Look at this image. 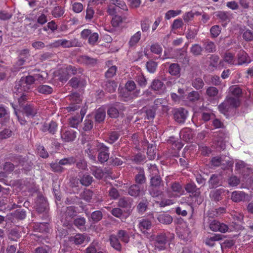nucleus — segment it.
Here are the masks:
<instances>
[{"mask_svg":"<svg viewBox=\"0 0 253 253\" xmlns=\"http://www.w3.org/2000/svg\"><path fill=\"white\" fill-rule=\"evenodd\" d=\"M240 102L239 99L232 97H228L227 99L218 106L219 111L225 115L232 107H236L239 106Z\"/></svg>","mask_w":253,"mask_h":253,"instance_id":"1","label":"nucleus"},{"mask_svg":"<svg viewBox=\"0 0 253 253\" xmlns=\"http://www.w3.org/2000/svg\"><path fill=\"white\" fill-rule=\"evenodd\" d=\"M21 84L18 85V87H17V85H16V87L17 88V91L20 93L19 96H20V98H18V97H16L18 99V101L19 102V104H20L21 103V101L24 100L26 99V96L25 95H24L23 93H21V91L23 90H25L26 88L25 87V86H23V87L21 85H23L24 84H26V85H30L32 84L35 82V79L33 76H27L25 79L22 80L21 81Z\"/></svg>","mask_w":253,"mask_h":253,"instance_id":"2","label":"nucleus"},{"mask_svg":"<svg viewBox=\"0 0 253 253\" xmlns=\"http://www.w3.org/2000/svg\"><path fill=\"white\" fill-rule=\"evenodd\" d=\"M154 236H150V239L154 241L155 249L159 251L165 249L167 244V239L165 234H160L158 235L155 240Z\"/></svg>","mask_w":253,"mask_h":253,"instance_id":"3","label":"nucleus"},{"mask_svg":"<svg viewBox=\"0 0 253 253\" xmlns=\"http://www.w3.org/2000/svg\"><path fill=\"white\" fill-rule=\"evenodd\" d=\"M102 143H99L97 141H91L87 143L85 152L87 154L90 159L94 160L97 152L99 151L100 145H102Z\"/></svg>","mask_w":253,"mask_h":253,"instance_id":"4","label":"nucleus"},{"mask_svg":"<svg viewBox=\"0 0 253 253\" xmlns=\"http://www.w3.org/2000/svg\"><path fill=\"white\" fill-rule=\"evenodd\" d=\"M206 95L211 102H217L221 98V95L218 89L214 86H209L206 89Z\"/></svg>","mask_w":253,"mask_h":253,"instance_id":"5","label":"nucleus"},{"mask_svg":"<svg viewBox=\"0 0 253 253\" xmlns=\"http://www.w3.org/2000/svg\"><path fill=\"white\" fill-rule=\"evenodd\" d=\"M183 193V190L181 186L178 183L175 182L173 183L170 189L167 191V194L169 197H179Z\"/></svg>","mask_w":253,"mask_h":253,"instance_id":"6","label":"nucleus"},{"mask_svg":"<svg viewBox=\"0 0 253 253\" xmlns=\"http://www.w3.org/2000/svg\"><path fill=\"white\" fill-rule=\"evenodd\" d=\"M152 107L154 111L158 110L166 112L169 110L168 101L166 99L159 98L155 100Z\"/></svg>","mask_w":253,"mask_h":253,"instance_id":"7","label":"nucleus"},{"mask_svg":"<svg viewBox=\"0 0 253 253\" xmlns=\"http://www.w3.org/2000/svg\"><path fill=\"white\" fill-rule=\"evenodd\" d=\"M75 160L72 157L65 158L61 160L59 162L58 164H52L51 167L54 171H61L62 166L71 165V164L75 163Z\"/></svg>","mask_w":253,"mask_h":253,"instance_id":"8","label":"nucleus"},{"mask_svg":"<svg viewBox=\"0 0 253 253\" xmlns=\"http://www.w3.org/2000/svg\"><path fill=\"white\" fill-rule=\"evenodd\" d=\"M210 228L213 231H219L222 233H225L228 230V227L226 225L217 220L211 221L210 224Z\"/></svg>","mask_w":253,"mask_h":253,"instance_id":"9","label":"nucleus"},{"mask_svg":"<svg viewBox=\"0 0 253 253\" xmlns=\"http://www.w3.org/2000/svg\"><path fill=\"white\" fill-rule=\"evenodd\" d=\"M62 128L61 130V137L65 142H70L75 140L76 137V132L72 130H64Z\"/></svg>","mask_w":253,"mask_h":253,"instance_id":"10","label":"nucleus"},{"mask_svg":"<svg viewBox=\"0 0 253 253\" xmlns=\"http://www.w3.org/2000/svg\"><path fill=\"white\" fill-rule=\"evenodd\" d=\"M187 114L188 112L186 110L183 108L178 109L174 111V118L177 122L183 123L187 118Z\"/></svg>","mask_w":253,"mask_h":253,"instance_id":"11","label":"nucleus"},{"mask_svg":"<svg viewBox=\"0 0 253 253\" xmlns=\"http://www.w3.org/2000/svg\"><path fill=\"white\" fill-rule=\"evenodd\" d=\"M161 182V179L159 176H152L151 178V187L150 189V193L153 197H157L159 194V191H157L156 192L154 191V188H156L159 186Z\"/></svg>","mask_w":253,"mask_h":253,"instance_id":"12","label":"nucleus"},{"mask_svg":"<svg viewBox=\"0 0 253 253\" xmlns=\"http://www.w3.org/2000/svg\"><path fill=\"white\" fill-rule=\"evenodd\" d=\"M98 155V160L101 163L106 162L109 159V155L108 153V148L105 146L103 143L100 145Z\"/></svg>","mask_w":253,"mask_h":253,"instance_id":"13","label":"nucleus"},{"mask_svg":"<svg viewBox=\"0 0 253 253\" xmlns=\"http://www.w3.org/2000/svg\"><path fill=\"white\" fill-rule=\"evenodd\" d=\"M63 75H61L60 73H59L58 78L57 79L59 80L61 82H66L69 79L70 75H74L77 73V70L73 67L69 66L66 69L65 72L63 71Z\"/></svg>","mask_w":253,"mask_h":253,"instance_id":"14","label":"nucleus"},{"mask_svg":"<svg viewBox=\"0 0 253 253\" xmlns=\"http://www.w3.org/2000/svg\"><path fill=\"white\" fill-rule=\"evenodd\" d=\"M224 62L230 65H237V61L235 58L234 55L229 52L225 53L223 57V61L220 62L219 64L222 67H224L223 64Z\"/></svg>","mask_w":253,"mask_h":253,"instance_id":"15","label":"nucleus"},{"mask_svg":"<svg viewBox=\"0 0 253 253\" xmlns=\"http://www.w3.org/2000/svg\"><path fill=\"white\" fill-rule=\"evenodd\" d=\"M247 195L242 191H235L232 193L231 199L234 202H240L244 201Z\"/></svg>","mask_w":253,"mask_h":253,"instance_id":"16","label":"nucleus"},{"mask_svg":"<svg viewBox=\"0 0 253 253\" xmlns=\"http://www.w3.org/2000/svg\"><path fill=\"white\" fill-rule=\"evenodd\" d=\"M70 99L73 104H77L75 106H70L68 108L69 111H75L79 108L80 106L78 105L81 101L82 99L77 93H74L70 97Z\"/></svg>","mask_w":253,"mask_h":253,"instance_id":"17","label":"nucleus"},{"mask_svg":"<svg viewBox=\"0 0 253 253\" xmlns=\"http://www.w3.org/2000/svg\"><path fill=\"white\" fill-rule=\"evenodd\" d=\"M152 227V222L147 219H142L139 223V228L144 234H147V231Z\"/></svg>","mask_w":253,"mask_h":253,"instance_id":"18","label":"nucleus"},{"mask_svg":"<svg viewBox=\"0 0 253 253\" xmlns=\"http://www.w3.org/2000/svg\"><path fill=\"white\" fill-rule=\"evenodd\" d=\"M193 132L189 128H185L182 129L180 132V138L185 141H188L193 137Z\"/></svg>","mask_w":253,"mask_h":253,"instance_id":"19","label":"nucleus"},{"mask_svg":"<svg viewBox=\"0 0 253 253\" xmlns=\"http://www.w3.org/2000/svg\"><path fill=\"white\" fill-rule=\"evenodd\" d=\"M141 37V33L138 31L133 35L130 38L128 42V45L130 47H134L139 42Z\"/></svg>","mask_w":253,"mask_h":253,"instance_id":"20","label":"nucleus"},{"mask_svg":"<svg viewBox=\"0 0 253 253\" xmlns=\"http://www.w3.org/2000/svg\"><path fill=\"white\" fill-rule=\"evenodd\" d=\"M247 54L243 50H241L238 53V60L237 61V65H242L244 63L250 62Z\"/></svg>","mask_w":253,"mask_h":253,"instance_id":"21","label":"nucleus"},{"mask_svg":"<svg viewBox=\"0 0 253 253\" xmlns=\"http://www.w3.org/2000/svg\"><path fill=\"white\" fill-rule=\"evenodd\" d=\"M157 219L161 223L166 224H169L172 221V217L169 214L165 213L159 214L157 217Z\"/></svg>","mask_w":253,"mask_h":253,"instance_id":"22","label":"nucleus"},{"mask_svg":"<svg viewBox=\"0 0 253 253\" xmlns=\"http://www.w3.org/2000/svg\"><path fill=\"white\" fill-rule=\"evenodd\" d=\"M180 68L178 64L173 63L170 65L169 68V72L172 75L174 76H180Z\"/></svg>","mask_w":253,"mask_h":253,"instance_id":"23","label":"nucleus"},{"mask_svg":"<svg viewBox=\"0 0 253 253\" xmlns=\"http://www.w3.org/2000/svg\"><path fill=\"white\" fill-rule=\"evenodd\" d=\"M87 239L86 236L82 234H78L74 237L71 238V241L74 242L76 245H80L83 244L85 239Z\"/></svg>","mask_w":253,"mask_h":253,"instance_id":"24","label":"nucleus"},{"mask_svg":"<svg viewBox=\"0 0 253 253\" xmlns=\"http://www.w3.org/2000/svg\"><path fill=\"white\" fill-rule=\"evenodd\" d=\"M34 230L40 232L49 231L48 224L47 223H39L34 226Z\"/></svg>","mask_w":253,"mask_h":253,"instance_id":"25","label":"nucleus"},{"mask_svg":"<svg viewBox=\"0 0 253 253\" xmlns=\"http://www.w3.org/2000/svg\"><path fill=\"white\" fill-rule=\"evenodd\" d=\"M141 192V188L137 185H131L128 189V194L131 196L137 197Z\"/></svg>","mask_w":253,"mask_h":253,"instance_id":"26","label":"nucleus"},{"mask_svg":"<svg viewBox=\"0 0 253 253\" xmlns=\"http://www.w3.org/2000/svg\"><path fill=\"white\" fill-rule=\"evenodd\" d=\"M110 242L111 246L118 251H120L121 250V245L117 237L114 235H112L110 237Z\"/></svg>","mask_w":253,"mask_h":253,"instance_id":"27","label":"nucleus"},{"mask_svg":"<svg viewBox=\"0 0 253 253\" xmlns=\"http://www.w3.org/2000/svg\"><path fill=\"white\" fill-rule=\"evenodd\" d=\"M105 116V110L103 108H100L96 111L95 119L96 121L101 122L104 121Z\"/></svg>","mask_w":253,"mask_h":253,"instance_id":"28","label":"nucleus"},{"mask_svg":"<svg viewBox=\"0 0 253 253\" xmlns=\"http://www.w3.org/2000/svg\"><path fill=\"white\" fill-rule=\"evenodd\" d=\"M63 48H69L78 46V40L77 39H73L70 40L63 39Z\"/></svg>","mask_w":253,"mask_h":253,"instance_id":"29","label":"nucleus"},{"mask_svg":"<svg viewBox=\"0 0 253 253\" xmlns=\"http://www.w3.org/2000/svg\"><path fill=\"white\" fill-rule=\"evenodd\" d=\"M82 120L83 117L79 115L75 116L69 119V124L71 127L76 128Z\"/></svg>","mask_w":253,"mask_h":253,"instance_id":"30","label":"nucleus"},{"mask_svg":"<svg viewBox=\"0 0 253 253\" xmlns=\"http://www.w3.org/2000/svg\"><path fill=\"white\" fill-rule=\"evenodd\" d=\"M164 87L163 83L159 80H154L151 84V88L154 90L159 91L163 89Z\"/></svg>","mask_w":253,"mask_h":253,"instance_id":"31","label":"nucleus"},{"mask_svg":"<svg viewBox=\"0 0 253 253\" xmlns=\"http://www.w3.org/2000/svg\"><path fill=\"white\" fill-rule=\"evenodd\" d=\"M229 92L234 96V98L238 99V97L242 93L241 89L237 85H233L230 87L229 89Z\"/></svg>","mask_w":253,"mask_h":253,"instance_id":"32","label":"nucleus"},{"mask_svg":"<svg viewBox=\"0 0 253 253\" xmlns=\"http://www.w3.org/2000/svg\"><path fill=\"white\" fill-rule=\"evenodd\" d=\"M156 154V147L153 144L149 145L148 147L147 156L150 160H153L155 158Z\"/></svg>","mask_w":253,"mask_h":253,"instance_id":"33","label":"nucleus"},{"mask_svg":"<svg viewBox=\"0 0 253 253\" xmlns=\"http://www.w3.org/2000/svg\"><path fill=\"white\" fill-rule=\"evenodd\" d=\"M24 111L28 117H33L37 114V110L30 105L26 106L24 108Z\"/></svg>","mask_w":253,"mask_h":253,"instance_id":"34","label":"nucleus"},{"mask_svg":"<svg viewBox=\"0 0 253 253\" xmlns=\"http://www.w3.org/2000/svg\"><path fill=\"white\" fill-rule=\"evenodd\" d=\"M118 236L122 242L125 243H127L129 242V236L128 233L125 230L119 231Z\"/></svg>","mask_w":253,"mask_h":253,"instance_id":"35","label":"nucleus"},{"mask_svg":"<svg viewBox=\"0 0 253 253\" xmlns=\"http://www.w3.org/2000/svg\"><path fill=\"white\" fill-rule=\"evenodd\" d=\"M85 219L84 217H79L75 220V225L81 230H84L85 227Z\"/></svg>","mask_w":253,"mask_h":253,"instance_id":"36","label":"nucleus"},{"mask_svg":"<svg viewBox=\"0 0 253 253\" xmlns=\"http://www.w3.org/2000/svg\"><path fill=\"white\" fill-rule=\"evenodd\" d=\"M117 85L114 81H109L105 84V90L109 92H113L115 91Z\"/></svg>","mask_w":253,"mask_h":253,"instance_id":"37","label":"nucleus"},{"mask_svg":"<svg viewBox=\"0 0 253 253\" xmlns=\"http://www.w3.org/2000/svg\"><path fill=\"white\" fill-rule=\"evenodd\" d=\"M64 13V9L61 6H56L52 11V15L55 17L58 18L62 16Z\"/></svg>","mask_w":253,"mask_h":253,"instance_id":"38","label":"nucleus"},{"mask_svg":"<svg viewBox=\"0 0 253 253\" xmlns=\"http://www.w3.org/2000/svg\"><path fill=\"white\" fill-rule=\"evenodd\" d=\"M92 181V177L88 174H84L80 180L81 183L84 186H88Z\"/></svg>","mask_w":253,"mask_h":253,"instance_id":"39","label":"nucleus"},{"mask_svg":"<svg viewBox=\"0 0 253 253\" xmlns=\"http://www.w3.org/2000/svg\"><path fill=\"white\" fill-rule=\"evenodd\" d=\"M91 170L92 174L96 178L100 179L103 175V173L102 171V169L97 168L96 167H92L91 168Z\"/></svg>","mask_w":253,"mask_h":253,"instance_id":"40","label":"nucleus"},{"mask_svg":"<svg viewBox=\"0 0 253 253\" xmlns=\"http://www.w3.org/2000/svg\"><path fill=\"white\" fill-rule=\"evenodd\" d=\"M204 83L202 79L196 78L192 82V86L196 89H200L203 87Z\"/></svg>","mask_w":253,"mask_h":253,"instance_id":"41","label":"nucleus"},{"mask_svg":"<svg viewBox=\"0 0 253 253\" xmlns=\"http://www.w3.org/2000/svg\"><path fill=\"white\" fill-rule=\"evenodd\" d=\"M181 12L180 10H169L165 14V18L167 20H169L172 17H174L177 15L180 14Z\"/></svg>","mask_w":253,"mask_h":253,"instance_id":"42","label":"nucleus"},{"mask_svg":"<svg viewBox=\"0 0 253 253\" xmlns=\"http://www.w3.org/2000/svg\"><path fill=\"white\" fill-rule=\"evenodd\" d=\"M157 67V64L156 62L150 61L147 62L146 64V68L148 71L151 73H154Z\"/></svg>","mask_w":253,"mask_h":253,"instance_id":"43","label":"nucleus"},{"mask_svg":"<svg viewBox=\"0 0 253 253\" xmlns=\"http://www.w3.org/2000/svg\"><path fill=\"white\" fill-rule=\"evenodd\" d=\"M38 90L40 93L49 94L52 92V89L48 85H42L38 87Z\"/></svg>","mask_w":253,"mask_h":253,"instance_id":"44","label":"nucleus"},{"mask_svg":"<svg viewBox=\"0 0 253 253\" xmlns=\"http://www.w3.org/2000/svg\"><path fill=\"white\" fill-rule=\"evenodd\" d=\"M93 193L89 190H84L81 194L82 198L87 202H90Z\"/></svg>","mask_w":253,"mask_h":253,"instance_id":"45","label":"nucleus"},{"mask_svg":"<svg viewBox=\"0 0 253 253\" xmlns=\"http://www.w3.org/2000/svg\"><path fill=\"white\" fill-rule=\"evenodd\" d=\"M89 117L87 116L84 122V126L83 128L85 131L90 130L93 127V122L89 118Z\"/></svg>","mask_w":253,"mask_h":253,"instance_id":"46","label":"nucleus"},{"mask_svg":"<svg viewBox=\"0 0 253 253\" xmlns=\"http://www.w3.org/2000/svg\"><path fill=\"white\" fill-rule=\"evenodd\" d=\"M206 50L209 52H213L215 51V46L214 43L210 41H208L205 44Z\"/></svg>","mask_w":253,"mask_h":253,"instance_id":"47","label":"nucleus"},{"mask_svg":"<svg viewBox=\"0 0 253 253\" xmlns=\"http://www.w3.org/2000/svg\"><path fill=\"white\" fill-rule=\"evenodd\" d=\"M81 60L84 64L90 65L96 63V60L94 58H91L87 56H83L81 57Z\"/></svg>","mask_w":253,"mask_h":253,"instance_id":"48","label":"nucleus"},{"mask_svg":"<svg viewBox=\"0 0 253 253\" xmlns=\"http://www.w3.org/2000/svg\"><path fill=\"white\" fill-rule=\"evenodd\" d=\"M210 31L213 37H217L220 33L221 28L218 25H214L211 28Z\"/></svg>","mask_w":253,"mask_h":253,"instance_id":"49","label":"nucleus"},{"mask_svg":"<svg viewBox=\"0 0 253 253\" xmlns=\"http://www.w3.org/2000/svg\"><path fill=\"white\" fill-rule=\"evenodd\" d=\"M108 114L111 118H117L119 115V112L115 107L111 106L108 110Z\"/></svg>","mask_w":253,"mask_h":253,"instance_id":"50","label":"nucleus"},{"mask_svg":"<svg viewBox=\"0 0 253 253\" xmlns=\"http://www.w3.org/2000/svg\"><path fill=\"white\" fill-rule=\"evenodd\" d=\"M202 51V47L199 44H195L193 45L191 48V52L195 55H198L201 54Z\"/></svg>","mask_w":253,"mask_h":253,"instance_id":"51","label":"nucleus"},{"mask_svg":"<svg viewBox=\"0 0 253 253\" xmlns=\"http://www.w3.org/2000/svg\"><path fill=\"white\" fill-rule=\"evenodd\" d=\"M102 214L100 211H96L92 212L91 214V218L95 221L97 222L101 219Z\"/></svg>","mask_w":253,"mask_h":253,"instance_id":"52","label":"nucleus"},{"mask_svg":"<svg viewBox=\"0 0 253 253\" xmlns=\"http://www.w3.org/2000/svg\"><path fill=\"white\" fill-rule=\"evenodd\" d=\"M12 16V13L6 10L0 11V19L6 20L10 19Z\"/></svg>","mask_w":253,"mask_h":253,"instance_id":"53","label":"nucleus"},{"mask_svg":"<svg viewBox=\"0 0 253 253\" xmlns=\"http://www.w3.org/2000/svg\"><path fill=\"white\" fill-rule=\"evenodd\" d=\"M217 17L222 21H226L229 19V16L227 13L224 11H218L215 14Z\"/></svg>","mask_w":253,"mask_h":253,"instance_id":"54","label":"nucleus"},{"mask_svg":"<svg viewBox=\"0 0 253 253\" xmlns=\"http://www.w3.org/2000/svg\"><path fill=\"white\" fill-rule=\"evenodd\" d=\"M199 94L198 92L193 91L190 92L188 95V99L191 101H195L199 98Z\"/></svg>","mask_w":253,"mask_h":253,"instance_id":"55","label":"nucleus"},{"mask_svg":"<svg viewBox=\"0 0 253 253\" xmlns=\"http://www.w3.org/2000/svg\"><path fill=\"white\" fill-rule=\"evenodd\" d=\"M220 177L217 175H212L211 176L209 181L212 187L216 186L219 182Z\"/></svg>","mask_w":253,"mask_h":253,"instance_id":"56","label":"nucleus"},{"mask_svg":"<svg viewBox=\"0 0 253 253\" xmlns=\"http://www.w3.org/2000/svg\"><path fill=\"white\" fill-rule=\"evenodd\" d=\"M136 82L141 86L144 87L147 84V80L145 77L142 75H138L136 78Z\"/></svg>","mask_w":253,"mask_h":253,"instance_id":"57","label":"nucleus"},{"mask_svg":"<svg viewBox=\"0 0 253 253\" xmlns=\"http://www.w3.org/2000/svg\"><path fill=\"white\" fill-rule=\"evenodd\" d=\"M243 37L247 41L253 40V33L247 30L244 32Z\"/></svg>","mask_w":253,"mask_h":253,"instance_id":"58","label":"nucleus"},{"mask_svg":"<svg viewBox=\"0 0 253 253\" xmlns=\"http://www.w3.org/2000/svg\"><path fill=\"white\" fill-rule=\"evenodd\" d=\"M72 9L74 12L80 13L83 9V5L80 2H75L72 5Z\"/></svg>","mask_w":253,"mask_h":253,"instance_id":"59","label":"nucleus"},{"mask_svg":"<svg viewBox=\"0 0 253 253\" xmlns=\"http://www.w3.org/2000/svg\"><path fill=\"white\" fill-rule=\"evenodd\" d=\"M98 35L96 33H92L88 38V43L90 44H94L97 41Z\"/></svg>","mask_w":253,"mask_h":253,"instance_id":"60","label":"nucleus"},{"mask_svg":"<svg viewBox=\"0 0 253 253\" xmlns=\"http://www.w3.org/2000/svg\"><path fill=\"white\" fill-rule=\"evenodd\" d=\"M148 169L151 176H156L158 174V169L155 165L150 164L148 166Z\"/></svg>","mask_w":253,"mask_h":253,"instance_id":"61","label":"nucleus"},{"mask_svg":"<svg viewBox=\"0 0 253 253\" xmlns=\"http://www.w3.org/2000/svg\"><path fill=\"white\" fill-rule=\"evenodd\" d=\"M213 117H214V115L210 111L204 112L202 114V119L205 121H208Z\"/></svg>","mask_w":253,"mask_h":253,"instance_id":"62","label":"nucleus"},{"mask_svg":"<svg viewBox=\"0 0 253 253\" xmlns=\"http://www.w3.org/2000/svg\"><path fill=\"white\" fill-rule=\"evenodd\" d=\"M122 21V17L119 15H115L112 19V24L114 27L118 26Z\"/></svg>","mask_w":253,"mask_h":253,"instance_id":"63","label":"nucleus"},{"mask_svg":"<svg viewBox=\"0 0 253 253\" xmlns=\"http://www.w3.org/2000/svg\"><path fill=\"white\" fill-rule=\"evenodd\" d=\"M97 242H93L86 249V253H96Z\"/></svg>","mask_w":253,"mask_h":253,"instance_id":"64","label":"nucleus"}]
</instances>
